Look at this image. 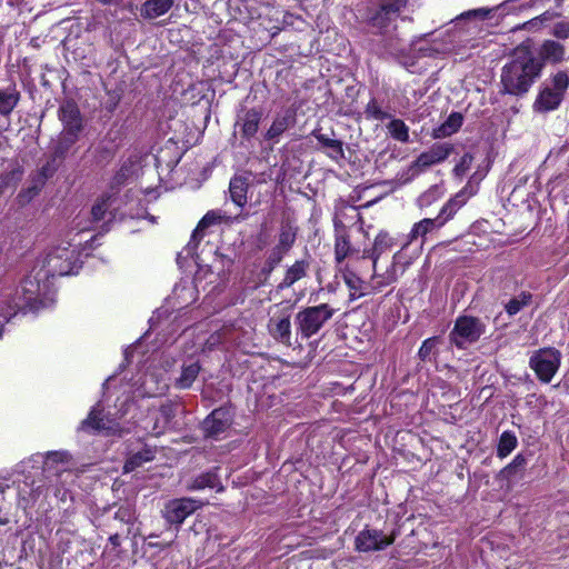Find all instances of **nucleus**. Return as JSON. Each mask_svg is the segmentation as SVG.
I'll return each instance as SVG.
<instances>
[{
    "instance_id": "obj_1",
    "label": "nucleus",
    "mask_w": 569,
    "mask_h": 569,
    "mask_svg": "<svg viewBox=\"0 0 569 569\" xmlns=\"http://www.w3.org/2000/svg\"><path fill=\"white\" fill-rule=\"evenodd\" d=\"M539 66L535 63V56L530 46L522 43L518 46L501 73V82L505 90L511 94H522L540 76Z\"/></svg>"
},
{
    "instance_id": "obj_2",
    "label": "nucleus",
    "mask_w": 569,
    "mask_h": 569,
    "mask_svg": "<svg viewBox=\"0 0 569 569\" xmlns=\"http://www.w3.org/2000/svg\"><path fill=\"white\" fill-rule=\"evenodd\" d=\"M335 315V309L327 303L307 307L296 316V326L302 338L309 339L317 335Z\"/></svg>"
},
{
    "instance_id": "obj_3",
    "label": "nucleus",
    "mask_w": 569,
    "mask_h": 569,
    "mask_svg": "<svg viewBox=\"0 0 569 569\" xmlns=\"http://www.w3.org/2000/svg\"><path fill=\"white\" fill-rule=\"evenodd\" d=\"M561 363V352L556 348H541L535 351L529 366L541 382L548 383L557 373Z\"/></svg>"
},
{
    "instance_id": "obj_4",
    "label": "nucleus",
    "mask_w": 569,
    "mask_h": 569,
    "mask_svg": "<svg viewBox=\"0 0 569 569\" xmlns=\"http://www.w3.org/2000/svg\"><path fill=\"white\" fill-rule=\"evenodd\" d=\"M569 87V76L565 71H558L551 79L543 82L535 107H558Z\"/></svg>"
},
{
    "instance_id": "obj_5",
    "label": "nucleus",
    "mask_w": 569,
    "mask_h": 569,
    "mask_svg": "<svg viewBox=\"0 0 569 569\" xmlns=\"http://www.w3.org/2000/svg\"><path fill=\"white\" fill-rule=\"evenodd\" d=\"M397 538L396 530L385 533L381 530L365 528L355 540V548L359 552H373L386 549Z\"/></svg>"
},
{
    "instance_id": "obj_6",
    "label": "nucleus",
    "mask_w": 569,
    "mask_h": 569,
    "mask_svg": "<svg viewBox=\"0 0 569 569\" xmlns=\"http://www.w3.org/2000/svg\"><path fill=\"white\" fill-rule=\"evenodd\" d=\"M268 322L269 333L277 341L291 346V307L274 305Z\"/></svg>"
},
{
    "instance_id": "obj_7",
    "label": "nucleus",
    "mask_w": 569,
    "mask_h": 569,
    "mask_svg": "<svg viewBox=\"0 0 569 569\" xmlns=\"http://www.w3.org/2000/svg\"><path fill=\"white\" fill-rule=\"evenodd\" d=\"M483 333L482 323L472 317H460L450 335L451 341L459 348L468 342H473Z\"/></svg>"
},
{
    "instance_id": "obj_8",
    "label": "nucleus",
    "mask_w": 569,
    "mask_h": 569,
    "mask_svg": "<svg viewBox=\"0 0 569 569\" xmlns=\"http://www.w3.org/2000/svg\"><path fill=\"white\" fill-rule=\"evenodd\" d=\"M566 48L558 41L545 40L537 50L535 56V63L540 64L539 71L541 72L547 63L559 64L565 60Z\"/></svg>"
},
{
    "instance_id": "obj_9",
    "label": "nucleus",
    "mask_w": 569,
    "mask_h": 569,
    "mask_svg": "<svg viewBox=\"0 0 569 569\" xmlns=\"http://www.w3.org/2000/svg\"><path fill=\"white\" fill-rule=\"evenodd\" d=\"M406 6V0H382L379 9L369 18V23L382 30L396 18Z\"/></svg>"
},
{
    "instance_id": "obj_10",
    "label": "nucleus",
    "mask_w": 569,
    "mask_h": 569,
    "mask_svg": "<svg viewBox=\"0 0 569 569\" xmlns=\"http://www.w3.org/2000/svg\"><path fill=\"white\" fill-rule=\"evenodd\" d=\"M183 103L191 107H211L214 92L204 82H198L182 92Z\"/></svg>"
},
{
    "instance_id": "obj_11",
    "label": "nucleus",
    "mask_w": 569,
    "mask_h": 569,
    "mask_svg": "<svg viewBox=\"0 0 569 569\" xmlns=\"http://www.w3.org/2000/svg\"><path fill=\"white\" fill-rule=\"evenodd\" d=\"M140 156L130 154L121 164L120 169L113 174L110 181V189L113 193H118L120 188L131 178L140 167Z\"/></svg>"
},
{
    "instance_id": "obj_12",
    "label": "nucleus",
    "mask_w": 569,
    "mask_h": 569,
    "mask_svg": "<svg viewBox=\"0 0 569 569\" xmlns=\"http://www.w3.org/2000/svg\"><path fill=\"white\" fill-rule=\"evenodd\" d=\"M59 118L63 123L62 134L74 137L78 140L83 128L80 109H59Z\"/></svg>"
},
{
    "instance_id": "obj_13",
    "label": "nucleus",
    "mask_w": 569,
    "mask_h": 569,
    "mask_svg": "<svg viewBox=\"0 0 569 569\" xmlns=\"http://www.w3.org/2000/svg\"><path fill=\"white\" fill-rule=\"evenodd\" d=\"M223 216L220 211L211 210L208 211L202 219L199 221L197 228L193 230L191 236V241L189 242L188 247L190 249H193L197 247L198 242L203 238L204 231L207 228L218 224L222 221Z\"/></svg>"
},
{
    "instance_id": "obj_14",
    "label": "nucleus",
    "mask_w": 569,
    "mask_h": 569,
    "mask_svg": "<svg viewBox=\"0 0 569 569\" xmlns=\"http://www.w3.org/2000/svg\"><path fill=\"white\" fill-rule=\"evenodd\" d=\"M23 168L16 163L14 167L0 174V196L13 192L23 177Z\"/></svg>"
},
{
    "instance_id": "obj_15",
    "label": "nucleus",
    "mask_w": 569,
    "mask_h": 569,
    "mask_svg": "<svg viewBox=\"0 0 569 569\" xmlns=\"http://www.w3.org/2000/svg\"><path fill=\"white\" fill-rule=\"evenodd\" d=\"M463 122V116L460 112H452L447 120L432 131L435 139H441L456 133Z\"/></svg>"
},
{
    "instance_id": "obj_16",
    "label": "nucleus",
    "mask_w": 569,
    "mask_h": 569,
    "mask_svg": "<svg viewBox=\"0 0 569 569\" xmlns=\"http://www.w3.org/2000/svg\"><path fill=\"white\" fill-rule=\"evenodd\" d=\"M443 226V219L442 218H435V219H422L419 222L415 223L410 233H409V241H416L417 239L421 238L425 239V237L432 232L436 229H439Z\"/></svg>"
},
{
    "instance_id": "obj_17",
    "label": "nucleus",
    "mask_w": 569,
    "mask_h": 569,
    "mask_svg": "<svg viewBox=\"0 0 569 569\" xmlns=\"http://www.w3.org/2000/svg\"><path fill=\"white\" fill-rule=\"evenodd\" d=\"M393 246V240L388 232L380 231L373 243V248L369 251L363 252V257L372 259L373 269H376L377 261L382 252L390 249Z\"/></svg>"
},
{
    "instance_id": "obj_18",
    "label": "nucleus",
    "mask_w": 569,
    "mask_h": 569,
    "mask_svg": "<svg viewBox=\"0 0 569 569\" xmlns=\"http://www.w3.org/2000/svg\"><path fill=\"white\" fill-rule=\"evenodd\" d=\"M229 425L227 411L223 409H217L204 420V430L210 435L214 436L222 432Z\"/></svg>"
},
{
    "instance_id": "obj_19",
    "label": "nucleus",
    "mask_w": 569,
    "mask_h": 569,
    "mask_svg": "<svg viewBox=\"0 0 569 569\" xmlns=\"http://www.w3.org/2000/svg\"><path fill=\"white\" fill-rule=\"evenodd\" d=\"M154 459V450L144 446L138 452L132 453L124 462L123 472L128 473L141 467L144 462Z\"/></svg>"
},
{
    "instance_id": "obj_20",
    "label": "nucleus",
    "mask_w": 569,
    "mask_h": 569,
    "mask_svg": "<svg viewBox=\"0 0 569 569\" xmlns=\"http://www.w3.org/2000/svg\"><path fill=\"white\" fill-rule=\"evenodd\" d=\"M48 264L54 273L60 276L69 274L72 271L69 251L66 249L62 250L61 253L57 256L50 253L48 256Z\"/></svg>"
},
{
    "instance_id": "obj_21",
    "label": "nucleus",
    "mask_w": 569,
    "mask_h": 569,
    "mask_svg": "<svg viewBox=\"0 0 569 569\" xmlns=\"http://www.w3.org/2000/svg\"><path fill=\"white\" fill-rule=\"evenodd\" d=\"M248 182L242 177H234L230 181L229 192L231 200L238 206L243 207L247 203Z\"/></svg>"
},
{
    "instance_id": "obj_22",
    "label": "nucleus",
    "mask_w": 569,
    "mask_h": 569,
    "mask_svg": "<svg viewBox=\"0 0 569 569\" xmlns=\"http://www.w3.org/2000/svg\"><path fill=\"white\" fill-rule=\"evenodd\" d=\"M188 488L190 490H202L204 488L217 489L218 491L222 490V486L214 471H208L198 476L188 485Z\"/></svg>"
},
{
    "instance_id": "obj_23",
    "label": "nucleus",
    "mask_w": 569,
    "mask_h": 569,
    "mask_svg": "<svg viewBox=\"0 0 569 569\" xmlns=\"http://www.w3.org/2000/svg\"><path fill=\"white\" fill-rule=\"evenodd\" d=\"M308 269V263L305 260L296 261L286 272V276L281 283L279 284L280 289L289 288L298 280L302 279Z\"/></svg>"
},
{
    "instance_id": "obj_24",
    "label": "nucleus",
    "mask_w": 569,
    "mask_h": 569,
    "mask_svg": "<svg viewBox=\"0 0 569 569\" xmlns=\"http://www.w3.org/2000/svg\"><path fill=\"white\" fill-rule=\"evenodd\" d=\"M80 429L89 433H96L106 429L104 420L102 417V410L92 408L88 413L87 418L82 420Z\"/></svg>"
},
{
    "instance_id": "obj_25",
    "label": "nucleus",
    "mask_w": 569,
    "mask_h": 569,
    "mask_svg": "<svg viewBox=\"0 0 569 569\" xmlns=\"http://www.w3.org/2000/svg\"><path fill=\"white\" fill-rule=\"evenodd\" d=\"M238 122L242 121L243 134L251 137L257 132L260 114L256 109H242V113L238 116Z\"/></svg>"
},
{
    "instance_id": "obj_26",
    "label": "nucleus",
    "mask_w": 569,
    "mask_h": 569,
    "mask_svg": "<svg viewBox=\"0 0 569 569\" xmlns=\"http://www.w3.org/2000/svg\"><path fill=\"white\" fill-rule=\"evenodd\" d=\"M351 244L345 229L336 230L335 258L341 263L351 252Z\"/></svg>"
},
{
    "instance_id": "obj_27",
    "label": "nucleus",
    "mask_w": 569,
    "mask_h": 569,
    "mask_svg": "<svg viewBox=\"0 0 569 569\" xmlns=\"http://www.w3.org/2000/svg\"><path fill=\"white\" fill-rule=\"evenodd\" d=\"M172 3V0H149L143 4L142 14L147 18L154 19L166 13Z\"/></svg>"
},
{
    "instance_id": "obj_28",
    "label": "nucleus",
    "mask_w": 569,
    "mask_h": 569,
    "mask_svg": "<svg viewBox=\"0 0 569 569\" xmlns=\"http://www.w3.org/2000/svg\"><path fill=\"white\" fill-rule=\"evenodd\" d=\"M517 445L518 439L516 435L511 431H503L498 442L497 456L501 459L506 458L516 449Z\"/></svg>"
},
{
    "instance_id": "obj_29",
    "label": "nucleus",
    "mask_w": 569,
    "mask_h": 569,
    "mask_svg": "<svg viewBox=\"0 0 569 569\" xmlns=\"http://www.w3.org/2000/svg\"><path fill=\"white\" fill-rule=\"evenodd\" d=\"M44 187V183L39 181L37 178H32L31 184L27 188H23L19 191L17 196V202L20 206H26L31 202L33 198H36L42 188Z\"/></svg>"
},
{
    "instance_id": "obj_30",
    "label": "nucleus",
    "mask_w": 569,
    "mask_h": 569,
    "mask_svg": "<svg viewBox=\"0 0 569 569\" xmlns=\"http://www.w3.org/2000/svg\"><path fill=\"white\" fill-rule=\"evenodd\" d=\"M439 163L435 156L431 153L430 150L421 153L415 162H412L408 169L410 172V178L419 174L421 171L427 169L428 167Z\"/></svg>"
},
{
    "instance_id": "obj_31",
    "label": "nucleus",
    "mask_w": 569,
    "mask_h": 569,
    "mask_svg": "<svg viewBox=\"0 0 569 569\" xmlns=\"http://www.w3.org/2000/svg\"><path fill=\"white\" fill-rule=\"evenodd\" d=\"M116 193H103L101 197L97 199L94 204L91 208V216L94 222L101 221L109 209L110 200Z\"/></svg>"
},
{
    "instance_id": "obj_32",
    "label": "nucleus",
    "mask_w": 569,
    "mask_h": 569,
    "mask_svg": "<svg viewBox=\"0 0 569 569\" xmlns=\"http://www.w3.org/2000/svg\"><path fill=\"white\" fill-rule=\"evenodd\" d=\"M61 161L50 156L46 163H43L38 170L34 178L46 184L47 180L52 178L53 174L58 171Z\"/></svg>"
},
{
    "instance_id": "obj_33",
    "label": "nucleus",
    "mask_w": 569,
    "mask_h": 569,
    "mask_svg": "<svg viewBox=\"0 0 569 569\" xmlns=\"http://www.w3.org/2000/svg\"><path fill=\"white\" fill-rule=\"evenodd\" d=\"M76 141L77 139L74 137L61 134L60 139L54 144L50 156L62 162L69 149L72 147V144H74Z\"/></svg>"
},
{
    "instance_id": "obj_34",
    "label": "nucleus",
    "mask_w": 569,
    "mask_h": 569,
    "mask_svg": "<svg viewBox=\"0 0 569 569\" xmlns=\"http://www.w3.org/2000/svg\"><path fill=\"white\" fill-rule=\"evenodd\" d=\"M346 284L350 290V299L356 300L366 295L363 290V282L355 273L348 272L343 274Z\"/></svg>"
},
{
    "instance_id": "obj_35",
    "label": "nucleus",
    "mask_w": 569,
    "mask_h": 569,
    "mask_svg": "<svg viewBox=\"0 0 569 569\" xmlns=\"http://www.w3.org/2000/svg\"><path fill=\"white\" fill-rule=\"evenodd\" d=\"M532 296L528 292H521L513 297L507 305L506 311L509 316L517 315L522 308L527 307L531 302Z\"/></svg>"
},
{
    "instance_id": "obj_36",
    "label": "nucleus",
    "mask_w": 569,
    "mask_h": 569,
    "mask_svg": "<svg viewBox=\"0 0 569 569\" xmlns=\"http://www.w3.org/2000/svg\"><path fill=\"white\" fill-rule=\"evenodd\" d=\"M439 343V339L437 337L429 338L422 342V346L419 349V358L422 361H431L435 359L437 353V346Z\"/></svg>"
},
{
    "instance_id": "obj_37",
    "label": "nucleus",
    "mask_w": 569,
    "mask_h": 569,
    "mask_svg": "<svg viewBox=\"0 0 569 569\" xmlns=\"http://www.w3.org/2000/svg\"><path fill=\"white\" fill-rule=\"evenodd\" d=\"M71 455L68 451H48L44 458V467L51 468L54 465H67L71 461Z\"/></svg>"
},
{
    "instance_id": "obj_38",
    "label": "nucleus",
    "mask_w": 569,
    "mask_h": 569,
    "mask_svg": "<svg viewBox=\"0 0 569 569\" xmlns=\"http://www.w3.org/2000/svg\"><path fill=\"white\" fill-rule=\"evenodd\" d=\"M317 139L330 150V157L333 159H339L343 157L342 143L339 140L331 139L326 137L325 134H317Z\"/></svg>"
},
{
    "instance_id": "obj_39",
    "label": "nucleus",
    "mask_w": 569,
    "mask_h": 569,
    "mask_svg": "<svg viewBox=\"0 0 569 569\" xmlns=\"http://www.w3.org/2000/svg\"><path fill=\"white\" fill-rule=\"evenodd\" d=\"M527 463L526 458L522 455H517L513 460L506 466L499 473L501 478L509 479L511 478L518 470H522Z\"/></svg>"
},
{
    "instance_id": "obj_40",
    "label": "nucleus",
    "mask_w": 569,
    "mask_h": 569,
    "mask_svg": "<svg viewBox=\"0 0 569 569\" xmlns=\"http://www.w3.org/2000/svg\"><path fill=\"white\" fill-rule=\"evenodd\" d=\"M200 367L197 362L186 366L180 375V388L189 387L197 378Z\"/></svg>"
},
{
    "instance_id": "obj_41",
    "label": "nucleus",
    "mask_w": 569,
    "mask_h": 569,
    "mask_svg": "<svg viewBox=\"0 0 569 569\" xmlns=\"http://www.w3.org/2000/svg\"><path fill=\"white\" fill-rule=\"evenodd\" d=\"M388 129L390 134L399 141L405 142L409 138L408 127L401 120H392Z\"/></svg>"
},
{
    "instance_id": "obj_42",
    "label": "nucleus",
    "mask_w": 569,
    "mask_h": 569,
    "mask_svg": "<svg viewBox=\"0 0 569 569\" xmlns=\"http://www.w3.org/2000/svg\"><path fill=\"white\" fill-rule=\"evenodd\" d=\"M162 513L168 523L178 528V499L168 501Z\"/></svg>"
},
{
    "instance_id": "obj_43",
    "label": "nucleus",
    "mask_w": 569,
    "mask_h": 569,
    "mask_svg": "<svg viewBox=\"0 0 569 569\" xmlns=\"http://www.w3.org/2000/svg\"><path fill=\"white\" fill-rule=\"evenodd\" d=\"M429 150L435 156L436 160L438 162H441L450 156V153L453 150V147H452V144L447 143V142L436 143Z\"/></svg>"
},
{
    "instance_id": "obj_44",
    "label": "nucleus",
    "mask_w": 569,
    "mask_h": 569,
    "mask_svg": "<svg viewBox=\"0 0 569 569\" xmlns=\"http://www.w3.org/2000/svg\"><path fill=\"white\" fill-rule=\"evenodd\" d=\"M476 193V189L472 186H467L462 190H460L453 198H451L448 202L450 206L457 204L458 207H462L467 200Z\"/></svg>"
},
{
    "instance_id": "obj_45",
    "label": "nucleus",
    "mask_w": 569,
    "mask_h": 569,
    "mask_svg": "<svg viewBox=\"0 0 569 569\" xmlns=\"http://www.w3.org/2000/svg\"><path fill=\"white\" fill-rule=\"evenodd\" d=\"M18 92L14 88L0 91V107H14L18 103Z\"/></svg>"
},
{
    "instance_id": "obj_46",
    "label": "nucleus",
    "mask_w": 569,
    "mask_h": 569,
    "mask_svg": "<svg viewBox=\"0 0 569 569\" xmlns=\"http://www.w3.org/2000/svg\"><path fill=\"white\" fill-rule=\"evenodd\" d=\"M292 116L284 117L282 120H277L272 123L270 129L268 130V138L273 139L282 133L286 128L289 126Z\"/></svg>"
},
{
    "instance_id": "obj_47",
    "label": "nucleus",
    "mask_w": 569,
    "mask_h": 569,
    "mask_svg": "<svg viewBox=\"0 0 569 569\" xmlns=\"http://www.w3.org/2000/svg\"><path fill=\"white\" fill-rule=\"evenodd\" d=\"M27 284L33 286L32 281H30V280H27L22 283L21 290L24 293V302L19 306L21 308H24V307L31 308V307H33V302L37 300L34 292L31 291L30 289H28Z\"/></svg>"
},
{
    "instance_id": "obj_48",
    "label": "nucleus",
    "mask_w": 569,
    "mask_h": 569,
    "mask_svg": "<svg viewBox=\"0 0 569 569\" xmlns=\"http://www.w3.org/2000/svg\"><path fill=\"white\" fill-rule=\"evenodd\" d=\"M472 163V156L469 153H466L462 156L460 161L456 164L453 171L457 176H463L470 168Z\"/></svg>"
},
{
    "instance_id": "obj_49",
    "label": "nucleus",
    "mask_w": 569,
    "mask_h": 569,
    "mask_svg": "<svg viewBox=\"0 0 569 569\" xmlns=\"http://www.w3.org/2000/svg\"><path fill=\"white\" fill-rule=\"evenodd\" d=\"M552 36L557 39H568L569 38V23L568 22H558L555 24L552 29Z\"/></svg>"
},
{
    "instance_id": "obj_50",
    "label": "nucleus",
    "mask_w": 569,
    "mask_h": 569,
    "mask_svg": "<svg viewBox=\"0 0 569 569\" xmlns=\"http://www.w3.org/2000/svg\"><path fill=\"white\" fill-rule=\"evenodd\" d=\"M13 109H0V130H7L10 126L9 116Z\"/></svg>"
},
{
    "instance_id": "obj_51",
    "label": "nucleus",
    "mask_w": 569,
    "mask_h": 569,
    "mask_svg": "<svg viewBox=\"0 0 569 569\" xmlns=\"http://www.w3.org/2000/svg\"><path fill=\"white\" fill-rule=\"evenodd\" d=\"M455 211L451 210V206L449 202H447L442 209L440 210L439 214L437 218H442L443 219V224L449 221L453 216H455Z\"/></svg>"
},
{
    "instance_id": "obj_52",
    "label": "nucleus",
    "mask_w": 569,
    "mask_h": 569,
    "mask_svg": "<svg viewBox=\"0 0 569 569\" xmlns=\"http://www.w3.org/2000/svg\"><path fill=\"white\" fill-rule=\"evenodd\" d=\"M188 503H191V501L189 500H186V499H180V506H179V509H180V512H189L191 510H194L197 508V506H188Z\"/></svg>"
},
{
    "instance_id": "obj_53",
    "label": "nucleus",
    "mask_w": 569,
    "mask_h": 569,
    "mask_svg": "<svg viewBox=\"0 0 569 569\" xmlns=\"http://www.w3.org/2000/svg\"><path fill=\"white\" fill-rule=\"evenodd\" d=\"M109 542L116 548L119 547L121 543V538L119 533L110 535Z\"/></svg>"
},
{
    "instance_id": "obj_54",
    "label": "nucleus",
    "mask_w": 569,
    "mask_h": 569,
    "mask_svg": "<svg viewBox=\"0 0 569 569\" xmlns=\"http://www.w3.org/2000/svg\"><path fill=\"white\" fill-rule=\"evenodd\" d=\"M549 18H550V17H549L548 12H545V13H542L539 18H537V20L546 21V20H548ZM535 21H536V19H535V20L529 21V22H528V24H531V23L533 24V23H535Z\"/></svg>"
},
{
    "instance_id": "obj_55",
    "label": "nucleus",
    "mask_w": 569,
    "mask_h": 569,
    "mask_svg": "<svg viewBox=\"0 0 569 569\" xmlns=\"http://www.w3.org/2000/svg\"><path fill=\"white\" fill-rule=\"evenodd\" d=\"M289 241H290V234H288V233H282V234H281V242H283V243H284V242H286V243H289Z\"/></svg>"
},
{
    "instance_id": "obj_56",
    "label": "nucleus",
    "mask_w": 569,
    "mask_h": 569,
    "mask_svg": "<svg viewBox=\"0 0 569 569\" xmlns=\"http://www.w3.org/2000/svg\"><path fill=\"white\" fill-rule=\"evenodd\" d=\"M3 327H4V322H3V320L0 318V337L2 336Z\"/></svg>"
},
{
    "instance_id": "obj_57",
    "label": "nucleus",
    "mask_w": 569,
    "mask_h": 569,
    "mask_svg": "<svg viewBox=\"0 0 569 569\" xmlns=\"http://www.w3.org/2000/svg\"><path fill=\"white\" fill-rule=\"evenodd\" d=\"M101 3H104V4H108V3H112L114 2L116 0H99Z\"/></svg>"
},
{
    "instance_id": "obj_58",
    "label": "nucleus",
    "mask_w": 569,
    "mask_h": 569,
    "mask_svg": "<svg viewBox=\"0 0 569 569\" xmlns=\"http://www.w3.org/2000/svg\"><path fill=\"white\" fill-rule=\"evenodd\" d=\"M460 209L457 204L451 206V210L455 211V213Z\"/></svg>"
},
{
    "instance_id": "obj_59",
    "label": "nucleus",
    "mask_w": 569,
    "mask_h": 569,
    "mask_svg": "<svg viewBox=\"0 0 569 569\" xmlns=\"http://www.w3.org/2000/svg\"><path fill=\"white\" fill-rule=\"evenodd\" d=\"M427 197H428V193L423 194V196L420 198V201L422 202Z\"/></svg>"
}]
</instances>
